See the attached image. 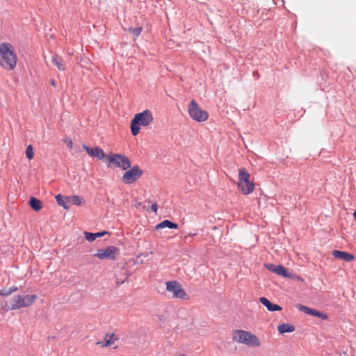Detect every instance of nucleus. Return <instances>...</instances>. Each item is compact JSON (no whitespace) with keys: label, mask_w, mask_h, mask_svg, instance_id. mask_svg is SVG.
<instances>
[{"label":"nucleus","mask_w":356,"mask_h":356,"mask_svg":"<svg viewBox=\"0 0 356 356\" xmlns=\"http://www.w3.org/2000/svg\"><path fill=\"white\" fill-rule=\"evenodd\" d=\"M17 55L13 45L8 42L0 44V65L6 70H13L17 65Z\"/></svg>","instance_id":"f257e3e1"},{"label":"nucleus","mask_w":356,"mask_h":356,"mask_svg":"<svg viewBox=\"0 0 356 356\" xmlns=\"http://www.w3.org/2000/svg\"><path fill=\"white\" fill-rule=\"evenodd\" d=\"M37 298V296L34 294L15 296L13 298L9 304L7 302H5L4 305H2L1 307L3 310L6 312L24 307H28L31 306Z\"/></svg>","instance_id":"f03ea898"},{"label":"nucleus","mask_w":356,"mask_h":356,"mask_svg":"<svg viewBox=\"0 0 356 356\" xmlns=\"http://www.w3.org/2000/svg\"><path fill=\"white\" fill-rule=\"evenodd\" d=\"M154 120L150 110L146 109L141 113H136L131 122V132L134 136L140 131V127H147Z\"/></svg>","instance_id":"7ed1b4c3"},{"label":"nucleus","mask_w":356,"mask_h":356,"mask_svg":"<svg viewBox=\"0 0 356 356\" xmlns=\"http://www.w3.org/2000/svg\"><path fill=\"white\" fill-rule=\"evenodd\" d=\"M106 159L107 167L110 168H119L126 170L131 165L130 159L123 154L111 153L106 156Z\"/></svg>","instance_id":"20e7f679"},{"label":"nucleus","mask_w":356,"mask_h":356,"mask_svg":"<svg viewBox=\"0 0 356 356\" xmlns=\"http://www.w3.org/2000/svg\"><path fill=\"white\" fill-rule=\"evenodd\" d=\"M233 340L250 346L258 347L260 346V341L257 337L245 330H236L233 336Z\"/></svg>","instance_id":"39448f33"},{"label":"nucleus","mask_w":356,"mask_h":356,"mask_svg":"<svg viewBox=\"0 0 356 356\" xmlns=\"http://www.w3.org/2000/svg\"><path fill=\"white\" fill-rule=\"evenodd\" d=\"M250 173L245 168L239 170L238 188L244 195L252 193L254 188V183L250 181Z\"/></svg>","instance_id":"423d86ee"},{"label":"nucleus","mask_w":356,"mask_h":356,"mask_svg":"<svg viewBox=\"0 0 356 356\" xmlns=\"http://www.w3.org/2000/svg\"><path fill=\"white\" fill-rule=\"evenodd\" d=\"M188 113L189 116L195 121L202 122L209 118L207 111L202 110L194 99H192L188 106Z\"/></svg>","instance_id":"0eeeda50"},{"label":"nucleus","mask_w":356,"mask_h":356,"mask_svg":"<svg viewBox=\"0 0 356 356\" xmlns=\"http://www.w3.org/2000/svg\"><path fill=\"white\" fill-rule=\"evenodd\" d=\"M143 175V170L136 165L126 170L122 175V181L124 184L129 185L138 181Z\"/></svg>","instance_id":"6e6552de"},{"label":"nucleus","mask_w":356,"mask_h":356,"mask_svg":"<svg viewBox=\"0 0 356 356\" xmlns=\"http://www.w3.org/2000/svg\"><path fill=\"white\" fill-rule=\"evenodd\" d=\"M118 252L119 249L117 247L109 245L104 249L97 250L96 253L94 254V257L99 259L115 260Z\"/></svg>","instance_id":"1a4fd4ad"},{"label":"nucleus","mask_w":356,"mask_h":356,"mask_svg":"<svg viewBox=\"0 0 356 356\" xmlns=\"http://www.w3.org/2000/svg\"><path fill=\"white\" fill-rule=\"evenodd\" d=\"M166 290L172 293L173 298L186 299V293L177 281H168L166 282Z\"/></svg>","instance_id":"9d476101"},{"label":"nucleus","mask_w":356,"mask_h":356,"mask_svg":"<svg viewBox=\"0 0 356 356\" xmlns=\"http://www.w3.org/2000/svg\"><path fill=\"white\" fill-rule=\"evenodd\" d=\"M265 267L271 272L275 273L278 275H281L284 277H291V275L288 272L286 268H285L283 265H275L273 264H266Z\"/></svg>","instance_id":"9b49d317"},{"label":"nucleus","mask_w":356,"mask_h":356,"mask_svg":"<svg viewBox=\"0 0 356 356\" xmlns=\"http://www.w3.org/2000/svg\"><path fill=\"white\" fill-rule=\"evenodd\" d=\"M298 309H300V311L303 312L307 314L318 317L321 320H327L328 318V316L326 314L319 312L316 309L308 307L307 306L299 305Z\"/></svg>","instance_id":"f8f14e48"},{"label":"nucleus","mask_w":356,"mask_h":356,"mask_svg":"<svg viewBox=\"0 0 356 356\" xmlns=\"http://www.w3.org/2000/svg\"><path fill=\"white\" fill-rule=\"evenodd\" d=\"M83 148L86 152L90 156L93 157H96L99 160H102L106 157V154L103 149L99 147H95L93 148H90L86 145L83 144L82 145Z\"/></svg>","instance_id":"ddd939ff"},{"label":"nucleus","mask_w":356,"mask_h":356,"mask_svg":"<svg viewBox=\"0 0 356 356\" xmlns=\"http://www.w3.org/2000/svg\"><path fill=\"white\" fill-rule=\"evenodd\" d=\"M332 255L334 258L340 259L347 262L352 261L355 259V256L353 254L337 250H333Z\"/></svg>","instance_id":"4468645a"},{"label":"nucleus","mask_w":356,"mask_h":356,"mask_svg":"<svg viewBox=\"0 0 356 356\" xmlns=\"http://www.w3.org/2000/svg\"><path fill=\"white\" fill-rule=\"evenodd\" d=\"M259 301L270 312H276L282 310V307L280 305L273 303L265 297H261L259 298Z\"/></svg>","instance_id":"2eb2a0df"},{"label":"nucleus","mask_w":356,"mask_h":356,"mask_svg":"<svg viewBox=\"0 0 356 356\" xmlns=\"http://www.w3.org/2000/svg\"><path fill=\"white\" fill-rule=\"evenodd\" d=\"M165 227H168L169 229H177L178 228V225L177 223H175V222H173L169 220H164L162 222H161L159 224H157L154 227V229L156 230H158V229H163V228H165Z\"/></svg>","instance_id":"dca6fc26"},{"label":"nucleus","mask_w":356,"mask_h":356,"mask_svg":"<svg viewBox=\"0 0 356 356\" xmlns=\"http://www.w3.org/2000/svg\"><path fill=\"white\" fill-rule=\"evenodd\" d=\"M115 334H106L105 336V339L104 341H97L96 343L97 345L101 346V347H105L108 346H111L113 343H114L115 339H114Z\"/></svg>","instance_id":"f3484780"},{"label":"nucleus","mask_w":356,"mask_h":356,"mask_svg":"<svg viewBox=\"0 0 356 356\" xmlns=\"http://www.w3.org/2000/svg\"><path fill=\"white\" fill-rule=\"evenodd\" d=\"M69 203V209L72 205L81 206L83 202V199L79 195L67 196Z\"/></svg>","instance_id":"a211bd4d"},{"label":"nucleus","mask_w":356,"mask_h":356,"mask_svg":"<svg viewBox=\"0 0 356 356\" xmlns=\"http://www.w3.org/2000/svg\"><path fill=\"white\" fill-rule=\"evenodd\" d=\"M108 234V232L103 231L101 232H97V233H90L88 232H84L85 238L87 241L90 242L94 241L97 238L102 237L104 236L105 234Z\"/></svg>","instance_id":"6ab92c4d"},{"label":"nucleus","mask_w":356,"mask_h":356,"mask_svg":"<svg viewBox=\"0 0 356 356\" xmlns=\"http://www.w3.org/2000/svg\"><path fill=\"white\" fill-rule=\"evenodd\" d=\"M51 63L56 65L59 70L64 71L65 70L63 60L57 54H55L51 58Z\"/></svg>","instance_id":"aec40b11"},{"label":"nucleus","mask_w":356,"mask_h":356,"mask_svg":"<svg viewBox=\"0 0 356 356\" xmlns=\"http://www.w3.org/2000/svg\"><path fill=\"white\" fill-rule=\"evenodd\" d=\"M277 330L280 334L292 332L295 330V327L289 323H282L278 325Z\"/></svg>","instance_id":"412c9836"},{"label":"nucleus","mask_w":356,"mask_h":356,"mask_svg":"<svg viewBox=\"0 0 356 356\" xmlns=\"http://www.w3.org/2000/svg\"><path fill=\"white\" fill-rule=\"evenodd\" d=\"M29 204L31 209L35 211H38L42 209V202L36 197H31L30 198Z\"/></svg>","instance_id":"4be33fe9"},{"label":"nucleus","mask_w":356,"mask_h":356,"mask_svg":"<svg viewBox=\"0 0 356 356\" xmlns=\"http://www.w3.org/2000/svg\"><path fill=\"white\" fill-rule=\"evenodd\" d=\"M56 200L57 204L59 206L63 207L65 209H69V203H67V202H68L67 196L64 197L60 194H58L56 196Z\"/></svg>","instance_id":"5701e85b"},{"label":"nucleus","mask_w":356,"mask_h":356,"mask_svg":"<svg viewBox=\"0 0 356 356\" xmlns=\"http://www.w3.org/2000/svg\"><path fill=\"white\" fill-rule=\"evenodd\" d=\"M143 30L142 26L130 27L129 32L131 33L134 37H138Z\"/></svg>","instance_id":"b1692460"},{"label":"nucleus","mask_w":356,"mask_h":356,"mask_svg":"<svg viewBox=\"0 0 356 356\" xmlns=\"http://www.w3.org/2000/svg\"><path fill=\"white\" fill-rule=\"evenodd\" d=\"M26 155L28 159L31 160L33 158V148L31 145L27 146L26 149Z\"/></svg>","instance_id":"393cba45"},{"label":"nucleus","mask_w":356,"mask_h":356,"mask_svg":"<svg viewBox=\"0 0 356 356\" xmlns=\"http://www.w3.org/2000/svg\"><path fill=\"white\" fill-rule=\"evenodd\" d=\"M63 142L67 144V147L71 149L73 147V142L72 140L68 137H66L63 139Z\"/></svg>","instance_id":"a878e982"},{"label":"nucleus","mask_w":356,"mask_h":356,"mask_svg":"<svg viewBox=\"0 0 356 356\" xmlns=\"http://www.w3.org/2000/svg\"><path fill=\"white\" fill-rule=\"evenodd\" d=\"M0 295H1V296H5V297H6V296H10V292H9V291H8V289H1Z\"/></svg>","instance_id":"bb28decb"},{"label":"nucleus","mask_w":356,"mask_h":356,"mask_svg":"<svg viewBox=\"0 0 356 356\" xmlns=\"http://www.w3.org/2000/svg\"><path fill=\"white\" fill-rule=\"evenodd\" d=\"M149 209H150L151 211H152L153 212L156 213V212H157V210H158V206H157V204H156V202L153 203V204L151 205V207H150Z\"/></svg>","instance_id":"cd10ccee"},{"label":"nucleus","mask_w":356,"mask_h":356,"mask_svg":"<svg viewBox=\"0 0 356 356\" xmlns=\"http://www.w3.org/2000/svg\"><path fill=\"white\" fill-rule=\"evenodd\" d=\"M8 289V291H9L10 293L11 294V293H13V292H15V291H17V286H13L10 287V288H9V289Z\"/></svg>","instance_id":"c85d7f7f"},{"label":"nucleus","mask_w":356,"mask_h":356,"mask_svg":"<svg viewBox=\"0 0 356 356\" xmlns=\"http://www.w3.org/2000/svg\"><path fill=\"white\" fill-rule=\"evenodd\" d=\"M51 85H52V86H54L56 85V82H55V81H54V79H51Z\"/></svg>","instance_id":"c756f323"},{"label":"nucleus","mask_w":356,"mask_h":356,"mask_svg":"<svg viewBox=\"0 0 356 356\" xmlns=\"http://www.w3.org/2000/svg\"><path fill=\"white\" fill-rule=\"evenodd\" d=\"M353 216L354 218L356 220V211H354Z\"/></svg>","instance_id":"7c9ffc66"},{"label":"nucleus","mask_w":356,"mask_h":356,"mask_svg":"<svg viewBox=\"0 0 356 356\" xmlns=\"http://www.w3.org/2000/svg\"><path fill=\"white\" fill-rule=\"evenodd\" d=\"M195 235H196V234H193V233L190 234V236H195Z\"/></svg>","instance_id":"2f4dec72"},{"label":"nucleus","mask_w":356,"mask_h":356,"mask_svg":"<svg viewBox=\"0 0 356 356\" xmlns=\"http://www.w3.org/2000/svg\"><path fill=\"white\" fill-rule=\"evenodd\" d=\"M181 356H186V355H181Z\"/></svg>","instance_id":"473e14b6"}]
</instances>
